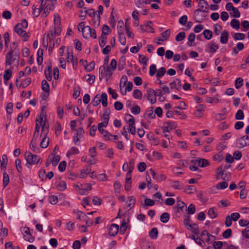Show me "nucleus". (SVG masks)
I'll list each match as a JSON object with an SVG mask.
<instances>
[{"mask_svg":"<svg viewBox=\"0 0 249 249\" xmlns=\"http://www.w3.org/2000/svg\"><path fill=\"white\" fill-rule=\"evenodd\" d=\"M84 12L86 14H88L91 17H94L96 14L95 11L93 9L87 10L86 8H84Z\"/></svg>","mask_w":249,"mask_h":249,"instance_id":"nucleus-51","label":"nucleus"},{"mask_svg":"<svg viewBox=\"0 0 249 249\" xmlns=\"http://www.w3.org/2000/svg\"><path fill=\"white\" fill-rule=\"evenodd\" d=\"M176 127L175 124L174 123H165L164 126L162 127L163 132H169L170 130L173 129Z\"/></svg>","mask_w":249,"mask_h":249,"instance_id":"nucleus-9","label":"nucleus"},{"mask_svg":"<svg viewBox=\"0 0 249 249\" xmlns=\"http://www.w3.org/2000/svg\"><path fill=\"white\" fill-rule=\"evenodd\" d=\"M112 71H114V70H112L110 66H107V67L105 66H101L99 70V79L100 81L104 77H106V80L107 81L112 75Z\"/></svg>","mask_w":249,"mask_h":249,"instance_id":"nucleus-3","label":"nucleus"},{"mask_svg":"<svg viewBox=\"0 0 249 249\" xmlns=\"http://www.w3.org/2000/svg\"><path fill=\"white\" fill-rule=\"evenodd\" d=\"M101 102L104 107H106L107 106V95L106 93L104 92L101 95Z\"/></svg>","mask_w":249,"mask_h":249,"instance_id":"nucleus-29","label":"nucleus"},{"mask_svg":"<svg viewBox=\"0 0 249 249\" xmlns=\"http://www.w3.org/2000/svg\"><path fill=\"white\" fill-rule=\"evenodd\" d=\"M166 69L164 67L160 68L157 71L156 76L158 78L162 77L166 72Z\"/></svg>","mask_w":249,"mask_h":249,"instance_id":"nucleus-38","label":"nucleus"},{"mask_svg":"<svg viewBox=\"0 0 249 249\" xmlns=\"http://www.w3.org/2000/svg\"><path fill=\"white\" fill-rule=\"evenodd\" d=\"M92 203L95 205H100L102 203V199L98 196H94L92 199Z\"/></svg>","mask_w":249,"mask_h":249,"instance_id":"nucleus-61","label":"nucleus"},{"mask_svg":"<svg viewBox=\"0 0 249 249\" xmlns=\"http://www.w3.org/2000/svg\"><path fill=\"white\" fill-rule=\"evenodd\" d=\"M231 235V230L230 229H227L222 234V236L225 238H228Z\"/></svg>","mask_w":249,"mask_h":249,"instance_id":"nucleus-60","label":"nucleus"},{"mask_svg":"<svg viewBox=\"0 0 249 249\" xmlns=\"http://www.w3.org/2000/svg\"><path fill=\"white\" fill-rule=\"evenodd\" d=\"M11 73L12 71L9 69H8L5 71L3 76L4 81H7L10 79L11 77Z\"/></svg>","mask_w":249,"mask_h":249,"instance_id":"nucleus-39","label":"nucleus"},{"mask_svg":"<svg viewBox=\"0 0 249 249\" xmlns=\"http://www.w3.org/2000/svg\"><path fill=\"white\" fill-rule=\"evenodd\" d=\"M48 129L45 127V122H44L43 125L42 126V132L41 136H43V138L40 142V146L43 148H45L48 147L49 143V138L47 137L48 133Z\"/></svg>","mask_w":249,"mask_h":249,"instance_id":"nucleus-4","label":"nucleus"},{"mask_svg":"<svg viewBox=\"0 0 249 249\" xmlns=\"http://www.w3.org/2000/svg\"><path fill=\"white\" fill-rule=\"evenodd\" d=\"M155 204V201L149 198H146L144 200V205L145 206H152Z\"/></svg>","mask_w":249,"mask_h":249,"instance_id":"nucleus-56","label":"nucleus"},{"mask_svg":"<svg viewBox=\"0 0 249 249\" xmlns=\"http://www.w3.org/2000/svg\"><path fill=\"white\" fill-rule=\"evenodd\" d=\"M119 41L121 44L124 45L126 44V38L123 34V31L121 29L118 31Z\"/></svg>","mask_w":249,"mask_h":249,"instance_id":"nucleus-22","label":"nucleus"},{"mask_svg":"<svg viewBox=\"0 0 249 249\" xmlns=\"http://www.w3.org/2000/svg\"><path fill=\"white\" fill-rule=\"evenodd\" d=\"M36 140H34V136L33 137V139L31 142L30 144V148L32 149L34 152L36 153L39 152V149L38 147L36 146Z\"/></svg>","mask_w":249,"mask_h":249,"instance_id":"nucleus-19","label":"nucleus"},{"mask_svg":"<svg viewBox=\"0 0 249 249\" xmlns=\"http://www.w3.org/2000/svg\"><path fill=\"white\" fill-rule=\"evenodd\" d=\"M202 10L197 9L194 12V19L196 22H201L205 19V16L202 15Z\"/></svg>","mask_w":249,"mask_h":249,"instance_id":"nucleus-6","label":"nucleus"},{"mask_svg":"<svg viewBox=\"0 0 249 249\" xmlns=\"http://www.w3.org/2000/svg\"><path fill=\"white\" fill-rule=\"evenodd\" d=\"M229 36V33L226 31H223L220 36V42L222 44H226L228 42Z\"/></svg>","mask_w":249,"mask_h":249,"instance_id":"nucleus-13","label":"nucleus"},{"mask_svg":"<svg viewBox=\"0 0 249 249\" xmlns=\"http://www.w3.org/2000/svg\"><path fill=\"white\" fill-rule=\"evenodd\" d=\"M24 229H26L24 231L25 234L23 235L24 240L30 243L33 242L35 240V238L32 236V234L30 232V228L27 227H25Z\"/></svg>","mask_w":249,"mask_h":249,"instance_id":"nucleus-7","label":"nucleus"},{"mask_svg":"<svg viewBox=\"0 0 249 249\" xmlns=\"http://www.w3.org/2000/svg\"><path fill=\"white\" fill-rule=\"evenodd\" d=\"M57 188L59 191H64L67 188L66 182L65 181H60L57 185Z\"/></svg>","mask_w":249,"mask_h":249,"instance_id":"nucleus-33","label":"nucleus"},{"mask_svg":"<svg viewBox=\"0 0 249 249\" xmlns=\"http://www.w3.org/2000/svg\"><path fill=\"white\" fill-rule=\"evenodd\" d=\"M170 184L175 189L181 190L183 188V184L178 181L171 180Z\"/></svg>","mask_w":249,"mask_h":249,"instance_id":"nucleus-14","label":"nucleus"},{"mask_svg":"<svg viewBox=\"0 0 249 249\" xmlns=\"http://www.w3.org/2000/svg\"><path fill=\"white\" fill-rule=\"evenodd\" d=\"M67 60L68 62L72 63L73 66L77 64V61L76 60H75V61L74 60V57L72 53L71 52L68 51Z\"/></svg>","mask_w":249,"mask_h":249,"instance_id":"nucleus-18","label":"nucleus"},{"mask_svg":"<svg viewBox=\"0 0 249 249\" xmlns=\"http://www.w3.org/2000/svg\"><path fill=\"white\" fill-rule=\"evenodd\" d=\"M170 30L169 29H167L162 33L161 35L163 38L164 40H166L170 37Z\"/></svg>","mask_w":249,"mask_h":249,"instance_id":"nucleus-55","label":"nucleus"},{"mask_svg":"<svg viewBox=\"0 0 249 249\" xmlns=\"http://www.w3.org/2000/svg\"><path fill=\"white\" fill-rule=\"evenodd\" d=\"M228 183L225 181L219 182L216 185V188L218 189H224L228 187Z\"/></svg>","mask_w":249,"mask_h":249,"instance_id":"nucleus-48","label":"nucleus"},{"mask_svg":"<svg viewBox=\"0 0 249 249\" xmlns=\"http://www.w3.org/2000/svg\"><path fill=\"white\" fill-rule=\"evenodd\" d=\"M133 96L135 99H141L142 96V93L139 89H134L133 92Z\"/></svg>","mask_w":249,"mask_h":249,"instance_id":"nucleus-27","label":"nucleus"},{"mask_svg":"<svg viewBox=\"0 0 249 249\" xmlns=\"http://www.w3.org/2000/svg\"><path fill=\"white\" fill-rule=\"evenodd\" d=\"M231 25L233 28L237 30L240 27V22L236 19H232L231 22Z\"/></svg>","mask_w":249,"mask_h":249,"instance_id":"nucleus-34","label":"nucleus"},{"mask_svg":"<svg viewBox=\"0 0 249 249\" xmlns=\"http://www.w3.org/2000/svg\"><path fill=\"white\" fill-rule=\"evenodd\" d=\"M32 9H33V15H34L36 17H38L40 14L41 11L40 10V9H39L38 8H36V7L35 5L33 6Z\"/></svg>","mask_w":249,"mask_h":249,"instance_id":"nucleus-53","label":"nucleus"},{"mask_svg":"<svg viewBox=\"0 0 249 249\" xmlns=\"http://www.w3.org/2000/svg\"><path fill=\"white\" fill-rule=\"evenodd\" d=\"M235 118L236 120H243L244 118V114L242 110H238L236 113Z\"/></svg>","mask_w":249,"mask_h":249,"instance_id":"nucleus-43","label":"nucleus"},{"mask_svg":"<svg viewBox=\"0 0 249 249\" xmlns=\"http://www.w3.org/2000/svg\"><path fill=\"white\" fill-rule=\"evenodd\" d=\"M53 156V158L52 160V162L53 166L54 167L57 165L58 163L60 161V157L58 155L55 156Z\"/></svg>","mask_w":249,"mask_h":249,"instance_id":"nucleus-49","label":"nucleus"},{"mask_svg":"<svg viewBox=\"0 0 249 249\" xmlns=\"http://www.w3.org/2000/svg\"><path fill=\"white\" fill-rule=\"evenodd\" d=\"M195 163H197L201 167H206L209 164L208 160L205 159H198L196 160Z\"/></svg>","mask_w":249,"mask_h":249,"instance_id":"nucleus-15","label":"nucleus"},{"mask_svg":"<svg viewBox=\"0 0 249 249\" xmlns=\"http://www.w3.org/2000/svg\"><path fill=\"white\" fill-rule=\"evenodd\" d=\"M15 164L17 169L18 171L21 173L22 172V169L21 166V160L19 159H17L15 160Z\"/></svg>","mask_w":249,"mask_h":249,"instance_id":"nucleus-59","label":"nucleus"},{"mask_svg":"<svg viewBox=\"0 0 249 249\" xmlns=\"http://www.w3.org/2000/svg\"><path fill=\"white\" fill-rule=\"evenodd\" d=\"M149 236L152 239H156L158 237V231L157 228H153L149 231Z\"/></svg>","mask_w":249,"mask_h":249,"instance_id":"nucleus-30","label":"nucleus"},{"mask_svg":"<svg viewBox=\"0 0 249 249\" xmlns=\"http://www.w3.org/2000/svg\"><path fill=\"white\" fill-rule=\"evenodd\" d=\"M9 178L8 175L4 172L3 173V188H5L9 183Z\"/></svg>","mask_w":249,"mask_h":249,"instance_id":"nucleus-32","label":"nucleus"},{"mask_svg":"<svg viewBox=\"0 0 249 249\" xmlns=\"http://www.w3.org/2000/svg\"><path fill=\"white\" fill-rule=\"evenodd\" d=\"M243 83V79L242 78L239 77L237 78L235 81V88L237 89L240 88L242 86Z\"/></svg>","mask_w":249,"mask_h":249,"instance_id":"nucleus-42","label":"nucleus"},{"mask_svg":"<svg viewBox=\"0 0 249 249\" xmlns=\"http://www.w3.org/2000/svg\"><path fill=\"white\" fill-rule=\"evenodd\" d=\"M111 30L109 28V27L107 25H104L102 28V32L101 35L107 36V35L109 34Z\"/></svg>","mask_w":249,"mask_h":249,"instance_id":"nucleus-46","label":"nucleus"},{"mask_svg":"<svg viewBox=\"0 0 249 249\" xmlns=\"http://www.w3.org/2000/svg\"><path fill=\"white\" fill-rule=\"evenodd\" d=\"M187 229L189 230L196 235L199 233L198 226L195 223H192L191 225H189V227H187Z\"/></svg>","mask_w":249,"mask_h":249,"instance_id":"nucleus-16","label":"nucleus"},{"mask_svg":"<svg viewBox=\"0 0 249 249\" xmlns=\"http://www.w3.org/2000/svg\"><path fill=\"white\" fill-rule=\"evenodd\" d=\"M195 37H196V35L192 33H190V35H189V36L188 37V39L189 40V42L188 43V45L189 46H192V42H193L195 39Z\"/></svg>","mask_w":249,"mask_h":249,"instance_id":"nucleus-50","label":"nucleus"},{"mask_svg":"<svg viewBox=\"0 0 249 249\" xmlns=\"http://www.w3.org/2000/svg\"><path fill=\"white\" fill-rule=\"evenodd\" d=\"M24 157L27 163L30 165H34L41 163L42 159L37 155H33L31 152L26 151L24 153Z\"/></svg>","mask_w":249,"mask_h":249,"instance_id":"nucleus-2","label":"nucleus"},{"mask_svg":"<svg viewBox=\"0 0 249 249\" xmlns=\"http://www.w3.org/2000/svg\"><path fill=\"white\" fill-rule=\"evenodd\" d=\"M125 61L126 58L124 56H122L120 58L118 67L119 71H122L124 68L125 66Z\"/></svg>","mask_w":249,"mask_h":249,"instance_id":"nucleus-20","label":"nucleus"},{"mask_svg":"<svg viewBox=\"0 0 249 249\" xmlns=\"http://www.w3.org/2000/svg\"><path fill=\"white\" fill-rule=\"evenodd\" d=\"M145 95L151 104H154L156 103L157 95L154 90L151 88L148 89Z\"/></svg>","mask_w":249,"mask_h":249,"instance_id":"nucleus-5","label":"nucleus"},{"mask_svg":"<svg viewBox=\"0 0 249 249\" xmlns=\"http://www.w3.org/2000/svg\"><path fill=\"white\" fill-rule=\"evenodd\" d=\"M245 38V35L243 33H237L234 34L233 39L235 40H243Z\"/></svg>","mask_w":249,"mask_h":249,"instance_id":"nucleus-41","label":"nucleus"},{"mask_svg":"<svg viewBox=\"0 0 249 249\" xmlns=\"http://www.w3.org/2000/svg\"><path fill=\"white\" fill-rule=\"evenodd\" d=\"M79 151L78 149L75 147H71L67 153V156L69 157L71 155L78 154Z\"/></svg>","mask_w":249,"mask_h":249,"instance_id":"nucleus-36","label":"nucleus"},{"mask_svg":"<svg viewBox=\"0 0 249 249\" xmlns=\"http://www.w3.org/2000/svg\"><path fill=\"white\" fill-rule=\"evenodd\" d=\"M185 38V33L181 32L179 33L176 36V40L178 42L181 41Z\"/></svg>","mask_w":249,"mask_h":249,"instance_id":"nucleus-40","label":"nucleus"},{"mask_svg":"<svg viewBox=\"0 0 249 249\" xmlns=\"http://www.w3.org/2000/svg\"><path fill=\"white\" fill-rule=\"evenodd\" d=\"M107 36L101 35L99 38V44L100 47L102 48L106 45L107 43Z\"/></svg>","mask_w":249,"mask_h":249,"instance_id":"nucleus-28","label":"nucleus"},{"mask_svg":"<svg viewBox=\"0 0 249 249\" xmlns=\"http://www.w3.org/2000/svg\"><path fill=\"white\" fill-rule=\"evenodd\" d=\"M156 71V66L155 64L151 65L149 68V75L152 76L155 74Z\"/></svg>","mask_w":249,"mask_h":249,"instance_id":"nucleus-62","label":"nucleus"},{"mask_svg":"<svg viewBox=\"0 0 249 249\" xmlns=\"http://www.w3.org/2000/svg\"><path fill=\"white\" fill-rule=\"evenodd\" d=\"M196 212V208L194 204H191L187 209V212L189 214H193Z\"/></svg>","mask_w":249,"mask_h":249,"instance_id":"nucleus-54","label":"nucleus"},{"mask_svg":"<svg viewBox=\"0 0 249 249\" xmlns=\"http://www.w3.org/2000/svg\"><path fill=\"white\" fill-rule=\"evenodd\" d=\"M170 86L171 89H176L179 91L181 88V81L179 79L176 78L174 81L170 83Z\"/></svg>","mask_w":249,"mask_h":249,"instance_id":"nucleus-11","label":"nucleus"},{"mask_svg":"<svg viewBox=\"0 0 249 249\" xmlns=\"http://www.w3.org/2000/svg\"><path fill=\"white\" fill-rule=\"evenodd\" d=\"M15 31L20 36L29 37L26 32L19 27V25H16L14 28Z\"/></svg>","mask_w":249,"mask_h":249,"instance_id":"nucleus-10","label":"nucleus"},{"mask_svg":"<svg viewBox=\"0 0 249 249\" xmlns=\"http://www.w3.org/2000/svg\"><path fill=\"white\" fill-rule=\"evenodd\" d=\"M208 214L212 219L214 218L217 216V213L215 212L214 208H211L209 209Z\"/></svg>","mask_w":249,"mask_h":249,"instance_id":"nucleus-44","label":"nucleus"},{"mask_svg":"<svg viewBox=\"0 0 249 249\" xmlns=\"http://www.w3.org/2000/svg\"><path fill=\"white\" fill-rule=\"evenodd\" d=\"M196 191V189L193 185H189L185 189V192L187 194H190L193 193Z\"/></svg>","mask_w":249,"mask_h":249,"instance_id":"nucleus-63","label":"nucleus"},{"mask_svg":"<svg viewBox=\"0 0 249 249\" xmlns=\"http://www.w3.org/2000/svg\"><path fill=\"white\" fill-rule=\"evenodd\" d=\"M41 89L46 92H49L50 91V86L46 80H43L41 82Z\"/></svg>","mask_w":249,"mask_h":249,"instance_id":"nucleus-26","label":"nucleus"},{"mask_svg":"<svg viewBox=\"0 0 249 249\" xmlns=\"http://www.w3.org/2000/svg\"><path fill=\"white\" fill-rule=\"evenodd\" d=\"M119 226L116 224H112L108 229V234L111 236H115L118 232Z\"/></svg>","mask_w":249,"mask_h":249,"instance_id":"nucleus-8","label":"nucleus"},{"mask_svg":"<svg viewBox=\"0 0 249 249\" xmlns=\"http://www.w3.org/2000/svg\"><path fill=\"white\" fill-rule=\"evenodd\" d=\"M177 202V209L178 210L177 212H178L179 210L183 211L184 209L186 208V205L180 200H178Z\"/></svg>","mask_w":249,"mask_h":249,"instance_id":"nucleus-37","label":"nucleus"},{"mask_svg":"<svg viewBox=\"0 0 249 249\" xmlns=\"http://www.w3.org/2000/svg\"><path fill=\"white\" fill-rule=\"evenodd\" d=\"M203 35L205 38L207 39H210L212 38L213 36L212 32L209 30H205L203 31Z\"/></svg>","mask_w":249,"mask_h":249,"instance_id":"nucleus-47","label":"nucleus"},{"mask_svg":"<svg viewBox=\"0 0 249 249\" xmlns=\"http://www.w3.org/2000/svg\"><path fill=\"white\" fill-rule=\"evenodd\" d=\"M19 54L18 50H16V48L9 51L6 55L5 65L10 66L14 64L15 66H18L19 63Z\"/></svg>","mask_w":249,"mask_h":249,"instance_id":"nucleus-1","label":"nucleus"},{"mask_svg":"<svg viewBox=\"0 0 249 249\" xmlns=\"http://www.w3.org/2000/svg\"><path fill=\"white\" fill-rule=\"evenodd\" d=\"M39 124L38 123H36L35 126V131L34 133V140H37L38 136L39 131Z\"/></svg>","mask_w":249,"mask_h":249,"instance_id":"nucleus-45","label":"nucleus"},{"mask_svg":"<svg viewBox=\"0 0 249 249\" xmlns=\"http://www.w3.org/2000/svg\"><path fill=\"white\" fill-rule=\"evenodd\" d=\"M237 146L239 148H243L247 145L246 141L242 137L239 138L236 140Z\"/></svg>","mask_w":249,"mask_h":249,"instance_id":"nucleus-17","label":"nucleus"},{"mask_svg":"<svg viewBox=\"0 0 249 249\" xmlns=\"http://www.w3.org/2000/svg\"><path fill=\"white\" fill-rule=\"evenodd\" d=\"M125 118L127 123L129 124V126L135 125V122L132 115L129 114H125Z\"/></svg>","mask_w":249,"mask_h":249,"instance_id":"nucleus-23","label":"nucleus"},{"mask_svg":"<svg viewBox=\"0 0 249 249\" xmlns=\"http://www.w3.org/2000/svg\"><path fill=\"white\" fill-rule=\"evenodd\" d=\"M146 168V165L144 162H141L138 165V169L140 172H143Z\"/></svg>","mask_w":249,"mask_h":249,"instance_id":"nucleus-52","label":"nucleus"},{"mask_svg":"<svg viewBox=\"0 0 249 249\" xmlns=\"http://www.w3.org/2000/svg\"><path fill=\"white\" fill-rule=\"evenodd\" d=\"M85 79L87 82H89V85H92L95 81V76L94 75H90V74H88L85 77Z\"/></svg>","mask_w":249,"mask_h":249,"instance_id":"nucleus-35","label":"nucleus"},{"mask_svg":"<svg viewBox=\"0 0 249 249\" xmlns=\"http://www.w3.org/2000/svg\"><path fill=\"white\" fill-rule=\"evenodd\" d=\"M207 48L206 50V52L214 53L218 49L219 46L218 45L215 44V43H210L208 44Z\"/></svg>","mask_w":249,"mask_h":249,"instance_id":"nucleus-12","label":"nucleus"},{"mask_svg":"<svg viewBox=\"0 0 249 249\" xmlns=\"http://www.w3.org/2000/svg\"><path fill=\"white\" fill-rule=\"evenodd\" d=\"M101 96L98 94L96 95L94 98L92 100L91 103L94 107L97 106L101 102Z\"/></svg>","mask_w":249,"mask_h":249,"instance_id":"nucleus-31","label":"nucleus"},{"mask_svg":"<svg viewBox=\"0 0 249 249\" xmlns=\"http://www.w3.org/2000/svg\"><path fill=\"white\" fill-rule=\"evenodd\" d=\"M170 215L167 213L165 212L161 214L160 217V220L161 222L166 223L169 220Z\"/></svg>","mask_w":249,"mask_h":249,"instance_id":"nucleus-25","label":"nucleus"},{"mask_svg":"<svg viewBox=\"0 0 249 249\" xmlns=\"http://www.w3.org/2000/svg\"><path fill=\"white\" fill-rule=\"evenodd\" d=\"M110 114V109L108 108H107L104 110V113L103 115V118L104 122H107L108 124V121L109 119V115Z\"/></svg>","mask_w":249,"mask_h":249,"instance_id":"nucleus-24","label":"nucleus"},{"mask_svg":"<svg viewBox=\"0 0 249 249\" xmlns=\"http://www.w3.org/2000/svg\"><path fill=\"white\" fill-rule=\"evenodd\" d=\"M135 201L136 200L134 196H131L129 197V203L127 207H130V208H133L134 206Z\"/></svg>","mask_w":249,"mask_h":249,"instance_id":"nucleus-57","label":"nucleus"},{"mask_svg":"<svg viewBox=\"0 0 249 249\" xmlns=\"http://www.w3.org/2000/svg\"><path fill=\"white\" fill-rule=\"evenodd\" d=\"M60 33L61 28H60V27H54V31L53 32L52 31H51V36H58L60 35Z\"/></svg>","mask_w":249,"mask_h":249,"instance_id":"nucleus-58","label":"nucleus"},{"mask_svg":"<svg viewBox=\"0 0 249 249\" xmlns=\"http://www.w3.org/2000/svg\"><path fill=\"white\" fill-rule=\"evenodd\" d=\"M91 29H92L89 26H86V28H84L82 32L83 36L85 38H88L89 37L90 34H91Z\"/></svg>","mask_w":249,"mask_h":249,"instance_id":"nucleus-21","label":"nucleus"},{"mask_svg":"<svg viewBox=\"0 0 249 249\" xmlns=\"http://www.w3.org/2000/svg\"><path fill=\"white\" fill-rule=\"evenodd\" d=\"M67 163L65 161H61L58 166V169L60 172H63L65 170L66 168Z\"/></svg>","mask_w":249,"mask_h":249,"instance_id":"nucleus-64","label":"nucleus"}]
</instances>
